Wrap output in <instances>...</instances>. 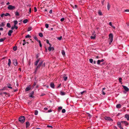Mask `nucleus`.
<instances>
[{
	"label": "nucleus",
	"mask_w": 129,
	"mask_h": 129,
	"mask_svg": "<svg viewBox=\"0 0 129 129\" xmlns=\"http://www.w3.org/2000/svg\"><path fill=\"white\" fill-rule=\"evenodd\" d=\"M15 6H12L11 5H9L8 7V8L9 10H12L14 9L15 8Z\"/></svg>",
	"instance_id": "20e7f679"
},
{
	"label": "nucleus",
	"mask_w": 129,
	"mask_h": 129,
	"mask_svg": "<svg viewBox=\"0 0 129 129\" xmlns=\"http://www.w3.org/2000/svg\"><path fill=\"white\" fill-rule=\"evenodd\" d=\"M31 28L30 27L28 28L27 30L28 31H30L31 30Z\"/></svg>",
	"instance_id": "13d9d810"
},
{
	"label": "nucleus",
	"mask_w": 129,
	"mask_h": 129,
	"mask_svg": "<svg viewBox=\"0 0 129 129\" xmlns=\"http://www.w3.org/2000/svg\"><path fill=\"white\" fill-rule=\"evenodd\" d=\"M61 53L62 55L63 56H64L65 55V52L64 50H63L61 51Z\"/></svg>",
	"instance_id": "aec40b11"
},
{
	"label": "nucleus",
	"mask_w": 129,
	"mask_h": 129,
	"mask_svg": "<svg viewBox=\"0 0 129 129\" xmlns=\"http://www.w3.org/2000/svg\"><path fill=\"white\" fill-rule=\"evenodd\" d=\"M28 21V20L27 19H25L23 20V22L24 23H26Z\"/></svg>",
	"instance_id": "4be33fe9"
},
{
	"label": "nucleus",
	"mask_w": 129,
	"mask_h": 129,
	"mask_svg": "<svg viewBox=\"0 0 129 129\" xmlns=\"http://www.w3.org/2000/svg\"><path fill=\"white\" fill-rule=\"evenodd\" d=\"M125 117L126 118L127 120H129V114H125Z\"/></svg>",
	"instance_id": "ddd939ff"
},
{
	"label": "nucleus",
	"mask_w": 129,
	"mask_h": 129,
	"mask_svg": "<svg viewBox=\"0 0 129 129\" xmlns=\"http://www.w3.org/2000/svg\"><path fill=\"white\" fill-rule=\"evenodd\" d=\"M122 86L123 87V88L124 89V90H125V91L127 92L129 91V89L127 87L123 85H122Z\"/></svg>",
	"instance_id": "6e6552de"
},
{
	"label": "nucleus",
	"mask_w": 129,
	"mask_h": 129,
	"mask_svg": "<svg viewBox=\"0 0 129 129\" xmlns=\"http://www.w3.org/2000/svg\"><path fill=\"white\" fill-rule=\"evenodd\" d=\"M34 93V91H32L31 93H29V97L31 98H33V95Z\"/></svg>",
	"instance_id": "1a4fd4ad"
},
{
	"label": "nucleus",
	"mask_w": 129,
	"mask_h": 129,
	"mask_svg": "<svg viewBox=\"0 0 129 129\" xmlns=\"http://www.w3.org/2000/svg\"><path fill=\"white\" fill-rule=\"evenodd\" d=\"M6 87L5 86V87H3V88L0 89V91H3L5 90L6 89Z\"/></svg>",
	"instance_id": "bb28decb"
},
{
	"label": "nucleus",
	"mask_w": 129,
	"mask_h": 129,
	"mask_svg": "<svg viewBox=\"0 0 129 129\" xmlns=\"http://www.w3.org/2000/svg\"><path fill=\"white\" fill-rule=\"evenodd\" d=\"M34 38L38 42L39 41L38 40L37 38L36 37H34Z\"/></svg>",
	"instance_id": "09e8293b"
},
{
	"label": "nucleus",
	"mask_w": 129,
	"mask_h": 129,
	"mask_svg": "<svg viewBox=\"0 0 129 129\" xmlns=\"http://www.w3.org/2000/svg\"><path fill=\"white\" fill-rule=\"evenodd\" d=\"M121 122L124 123V124L126 126L128 125V123L126 121H121Z\"/></svg>",
	"instance_id": "f3484780"
},
{
	"label": "nucleus",
	"mask_w": 129,
	"mask_h": 129,
	"mask_svg": "<svg viewBox=\"0 0 129 129\" xmlns=\"http://www.w3.org/2000/svg\"><path fill=\"white\" fill-rule=\"evenodd\" d=\"M51 47H48V50L50 51H51Z\"/></svg>",
	"instance_id": "8fccbe9b"
},
{
	"label": "nucleus",
	"mask_w": 129,
	"mask_h": 129,
	"mask_svg": "<svg viewBox=\"0 0 129 129\" xmlns=\"http://www.w3.org/2000/svg\"><path fill=\"white\" fill-rule=\"evenodd\" d=\"M62 109V107H59L58 108V111H60V110H61Z\"/></svg>",
	"instance_id": "c756f323"
},
{
	"label": "nucleus",
	"mask_w": 129,
	"mask_h": 129,
	"mask_svg": "<svg viewBox=\"0 0 129 129\" xmlns=\"http://www.w3.org/2000/svg\"><path fill=\"white\" fill-rule=\"evenodd\" d=\"M13 50L14 51H16L17 49V47L14 46L13 48Z\"/></svg>",
	"instance_id": "f704fd0d"
},
{
	"label": "nucleus",
	"mask_w": 129,
	"mask_h": 129,
	"mask_svg": "<svg viewBox=\"0 0 129 129\" xmlns=\"http://www.w3.org/2000/svg\"><path fill=\"white\" fill-rule=\"evenodd\" d=\"M5 38H1V39H0V42H3L5 40Z\"/></svg>",
	"instance_id": "473e14b6"
},
{
	"label": "nucleus",
	"mask_w": 129,
	"mask_h": 129,
	"mask_svg": "<svg viewBox=\"0 0 129 129\" xmlns=\"http://www.w3.org/2000/svg\"><path fill=\"white\" fill-rule=\"evenodd\" d=\"M101 62L100 60H98L97 62V64H100V63Z\"/></svg>",
	"instance_id": "37998d69"
},
{
	"label": "nucleus",
	"mask_w": 129,
	"mask_h": 129,
	"mask_svg": "<svg viewBox=\"0 0 129 129\" xmlns=\"http://www.w3.org/2000/svg\"><path fill=\"white\" fill-rule=\"evenodd\" d=\"M7 26L9 28L10 27H11L10 24V23H8L7 24Z\"/></svg>",
	"instance_id": "e433bc0d"
},
{
	"label": "nucleus",
	"mask_w": 129,
	"mask_h": 129,
	"mask_svg": "<svg viewBox=\"0 0 129 129\" xmlns=\"http://www.w3.org/2000/svg\"><path fill=\"white\" fill-rule=\"evenodd\" d=\"M98 13L99 15H102V12L100 11H99L98 12Z\"/></svg>",
	"instance_id": "7c9ffc66"
},
{
	"label": "nucleus",
	"mask_w": 129,
	"mask_h": 129,
	"mask_svg": "<svg viewBox=\"0 0 129 129\" xmlns=\"http://www.w3.org/2000/svg\"><path fill=\"white\" fill-rule=\"evenodd\" d=\"M104 119L110 121H113V120L110 117L105 116L104 117Z\"/></svg>",
	"instance_id": "7ed1b4c3"
},
{
	"label": "nucleus",
	"mask_w": 129,
	"mask_h": 129,
	"mask_svg": "<svg viewBox=\"0 0 129 129\" xmlns=\"http://www.w3.org/2000/svg\"><path fill=\"white\" fill-rule=\"evenodd\" d=\"M61 84H59L58 85V86H57V88H59L60 87V86H61Z\"/></svg>",
	"instance_id": "338daca9"
},
{
	"label": "nucleus",
	"mask_w": 129,
	"mask_h": 129,
	"mask_svg": "<svg viewBox=\"0 0 129 129\" xmlns=\"http://www.w3.org/2000/svg\"><path fill=\"white\" fill-rule=\"evenodd\" d=\"M38 42H39V44L40 46L41 47H42V45L40 41V40H39V41H38Z\"/></svg>",
	"instance_id": "4c0bfd02"
},
{
	"label": "nucleus",
	"mask_w": 129,
	"mask_h": 129,
	"mask_svg": "<svg viewBox=\"0 0 129 129\" xmlns=\"http://www.w3.org/2000/svg\"><path fill=\"white\" fill-rule=\"evenodd\" d=\"M25 118L24 116H21L19 118V121L21 123H23L25 121Z\"/></svg>",
	"instance_id": "f257e3e1"
},
{
	"label": "nucleus",
	"mask_w": 129,
	"mask_h": 129,
	"mask_svg": "<svg viewBox=\"0 0 129 129\" xmlns=\"http://www.w3.org/2000/svg\"><path fill=\"white\" fill-rule=\"evenodd\" d=\"M113 128H114V129H117V127L116 126H114Z\"/></svg>",
	"instance_id": "774afa93"
},
{
	"label": "nucleus",
	"mask_w": 129,
	"mask_h": 129,
	"mask_svg": "<svg viewBox=\"0 0 129 129\" xmlns=\"http://www.w3.org/2000/svg\"><path fill=\"white\" fill-rule=\"evenodd\" d=\"M31 8H30L29 9V12H28V13L30 14L31 13Z\"/></svg>",
	"instance_id": "864d4df0"
},
{
	"label": "nucleus",
	"mask_w": 129,
	"mask_h": 129,
	"mask_svg": "<svg viewBox=\"0 0 129 129\" xmlns=\"http://www.w3.org/2000/svg\"><path fill=\"white\" fill-rule=\"evenodd\" d=\"M121 107V105L120 104H118L116 106V107L117 108H120Z\"/></svg>",
	"instance_id": "6ab92c4d"
},
{
	"label": "nucleus",
	"mask_w": 129,
	"mask_h": 129,
	"mask_svg": "<svg viewBox=\"0 0 129 129\" xmlns=\"http://www.w3.org/2000/svg\"><path fill=\"white\" fill-rule=\"evenodd\" d=\"M109 38L111 43H112L113 40V35L111 33L109 35Z\"/></svg>",
	"instance_id": "f03ea898"
},
{
	"label": "nucleus",
	"mask_w": 129,
	"mask_h": 129,
	"mask_svg": "<svg viewBox=\"0 0 129 129\" xmlns=\"http://www.w3.org/2000/svg\"><path fill=\"white\" fill-rule=\"evenodd\" d=\"M5 14L3 13L1 15V17H3L4 16Z\"/></svg>",
	"instance_id": "680f3d73"
},
{
	"label": "nucleus",
	"mask_w": 129,
	"mask_h": 129,
	"mask_svg": "<svg viewBox=\"0 0 129 129\" xmlns=\"http://www.w3.org/2000/svg\"><path fill=\"white\" fill-rule=\"evenodd\" d=\"M46 42L48 44H49V40H46Z\"/></svg>",
	"instance_id": "69168bd1"
},
{
	"label": "nucleus",
	"mask_w": 129,
	"mask_h": 129,
	"mask_svg": "<svg viewBox=\"0 0 129 129\" xmlns=\"http://www.w3.org/2000/svg\"><path fill=\"white\" fill-rule=\"evenodd\" d=\"M38 113V111L37 110H36L35 111L34 114L35 115H37Z\"/></svg>",
	"instance_id": "cd10ccee"
},
{
	"label": "nucleus",
	"mask_w": 129,
	"mask_h": 129,
	"mask_svg": "<svg viewBox=\"0 0 129 129\" xmlns=\"http://www.w3.org/2000/svg\"><path fill=\"white\" fill-rule=\"evenodd\" d=\"M90 38L91 39H95V36H91Z\"/></svg>",
	"instance_id": "c03bdc74"
},
{
	"label": "nucleus",
	"mask_w": 129,
	"mask_h": 129,
	"mask_svg": "<svg viewBox=\"0 0 129 129\" xmlns=\"http://www.w3.org/2000/svg\"><path fill=\"white\" fill-rule=\"evenodd\" d=\"M50 86L53 88H54V84L53 83H51L50 84Z\"/></svg>",
	"instance_id": "9b49d317"
},
{
	"label": "nucleus",
	"mask_w": 129,
	"mask_h": 129,
	"mask_svg": "<svg viewBox=\"0 0 129 129\" xmlns=\"http://www.w3.org/2000/svg\"><path fill=\"white\" fill-rule=\"evenodd\" d=\"M43 61H42L41 62H40L38 64V65L39 66L41 67L42 65V64L43 63Z\"/></svg>",
	"instance_id": "412c9836"
},
{
	"label": "nucleus",
	"mask_w": 129,
	"mask_h": 129,
	"mask_svg": "<svg viewBox=\"0 0 129 129\" xmlns=\"http://www.w3.org/2000/svg\"><path fill=\"white\" fill-rule=\"evenodd\" d=\"M30 37V36L29 35H27L25 36V38H29Z\"/></svg>",
	"instance_id": "bf43d9fd"
},
{
	"label": "nucleus",
	"mask_w": 129,
	"mask_h": 129,
	"mask_svg": "<svg viewBox=\"0 0 129 129\" xmlns=\"http://www.w3.org/2000/svg\"><path fill=\"white\" fill-rule=\"evenodd\" d=\"M9 86H7V87H8V88H11V89H12V88L11 87V85L10 84H9Z\"/></svg>",
	"instance_id": "a878e982"
},
{
	"label": "nucleus",
	"mask_w": 129,
	"mask_h": 129,
	"mask_svg": "<svg viewBox=\"0 0 129 129\" xmlns=\"http://www.w3.org/2000/svg\"><path fill=\"white\" fill-rule=\"evenodd\" d=\"M36 83H37V82H34V84H33V87H34V86H35L36 84Z\"/></svg>",
	"instance_id": "a18cd8bd"
},
{
	"label": "nucleus",
	"mask_w": 129,
	"mask_h": 129,
	"mask_svg": "<svg viewBox=\"0 0 129 129\" xmlns=\"http://www.w3.org/2000/svg\"><path fill=\"white\" fill-rule=\"evenodd\" d=\"M109 25L110 26H111L112 27H113L114 28H115V27L114 26H113L112 25V23L111 22H110L109 23Z\"/></svg>",
	"instance_id": "58836bf2"
},
{
	"label": "nucleus",
	"mask_w": 129,
	"mask_h": 129,
	"mask_svg": "<svg viewBox=\"0 0 129 129\" xmlns=\"http://www.w3.org/2000/svg\"><path fill=\"white\" fill-rule=\"evenodd\" d=\"M39 35L40 37H42L43 36V34L41 33H39Z\"/></svg>",
	"instance_id": "72a5a7b5"
},
{
	"label": "nucleus",
	"mask_w": 129,
	"mask_h": 129,
	"mask_svg": "<svg viewBox=\"0 0 129 129\" xmlns=\"http://www.w3.org/2000/svg\"><path fill=\"white\" fill-rule=\"evenodd\" d=\"M13 30H9L8 32V35L9 36H11V34L13 32Z\"/></svg>",
	"instance_id": "9d476101"
},
{
	"label": "nucleus",
	"mask_w": 129,
	"mask_h": 129,
	"mask_svg": "<svg viewBox=\"0 0 129 129\" xmlns=\"http://www.w3.org/2000/svg\"><path fill=\"white\" fill-rule=\"evenodd\" d=\"M10 14L9 13H6L5 14V15H4V16H10Z\"/></svg>",
	"instance_id": "ea45409f"
},
{
	"label": "nucleus",
	"mask_w": 129,
	"mask_h": 129,
	"mask_svg": "<svg viewBox=\"0 0 129 129\" xmlns=\"http://www.w3.org/2000/svg\"><path fill=\"white\" fill-rule=\"evenodd\" d=\"M65 112H66V110L65 109H63L62 110V113H65Z\"/></svg>",
	"instance_id": "de8ad7c7"
},
{
	"label": "nucleus",
	"mask_w": 129,
	"mask_h": 129,
	"mask_svg": "<svg viewBox=\"0 0 129 129\" xmlns=\"http://www.w3.org/2000/svg\"><path fill=\"white\" fill-rule=\"evenodd\" d=\"M4 22H2L1 24H0V27H3L5 25Z\"/></svg>",
	"instance_id": "5701e85b"
},
{
	"label": "nucleus",
	"mask_w": 129,
	"mask_h": 129,
	"mask_svg": "<svg viewBox=\"0 0 129 129\" xmlns=\"http://www.w3.org/2000/svg\"><path fill=\"white\" fill-rule=\"evenodd\" d=\"M15 28L16 29H17L18 28V26H16V25H14Z\"/></svg>",
	"instance_id": "052dcab7"
},
{
	"label": "nucleus",
	"mask_w": 129,
	"mask_h": 129,
	"mask_svg": "<svg viewBox=\"0 0 129 129\" xmlns=\"http://www.w3.org/2000/svg\"><path fill=\"white\" fill-rule=\"evenodd\" d=\"M34 10L35 12H36L37 11V10L36 7H34Z\"/></svg>",
	"instance_id": "6e6d98bb"
},
{
	"label": "nucleus",
	"mask_w": 129,
	"mask_h": 129,
	"mask_svg": "<svg viewBox=\"0 0 129 129\" xmlns=\"http://www.w3.org/2000/svg\"><path fill=\"white\" fill-rule=\"evenodd\" d=\"M31 89V86L30 85H29V86H27V87L25 89V91H27L30 90Z\"/></svg>",
	"instance_id": "0eeeda50"
},
{
	"label": "nucleus",
	"mask_w": 129,
	"mask_h": 129,
	"mask_svg": "<svg viewBox=\"0 0 129 129\" xmlns=\"http://www.w3.org/2000/svg\"><path fill=\"white\" fill-rule=\"evenodd\" d=\"M45 26L46 28H48L49 27V25L48 24L46 23L45 24Z\"/></svg>",
	"instance_id": "49530a36"
},
{
	"label": "nucleus",
	"mask_w": 129,
	"mask_h": 129,
	"mask_svg": "<svg viewBox=\"0 0 129 129\" xmlns=\"http://www.w3.org/2000/svg\"><path fill=\"white\" fill-rule=\"evenodd\" d=\"M121 122H117V126L120 128V129H123V127L121 126Z\"/></svg>",
	"instance_id": "39448f33"
},
{
	"label": "nucleus",
	"mask_w": 129,
	"mask_h": 129,
	"mask_svg": "<svg viewBox=\"0 0 129 129\" xmlns=\"http://www.w3.org/2000/svg\"><path fill=\"white\" fill-rule=\"evenodd\" d=\"M40 60V58L38 59L35 63V64L36 66H37L38 63Z\"/></svg>",
	"instance_id": "4468645a"
},
{
	"label": "nucleus",
	"mask_w": 129,
	"mask_h": 129,
	"mask_svg": "<svg viewBox=\"0 0 129 129\" xmlns=\"http://www.w3.org/2000/svg\"><path fill=\"white\" fill-rule=\"evenodd\" d=\"M77 5H75L74 6V7H73L74 8H77Z\"/></svg>",
	"instance_id": "0e129e2a"
},
{
	"label": "nucleus",
	"mask_w": 129,
	"mask_h": 129,
	"mask_svg": "<svg viewBox=\"0 0 129 129\" xmlns=\"http://www.w3.org/2000/svg\"><path fill=\"white\" fill-rule=\"evenodd\" d=\"M66 93L65 92H64L62 91H61L60 92V94L61 95H65Z\"/></svg>",
	"instance_id": "dca6fc26"
},
{
	"label": "nucleus",
	"mask_w": 129,
	"mask_h": 129,
	"mask_svg": "<svg viewBox=\"0 0 129 129\" xmlns=\"http://www.w3.org/2000/svg\"><path fill=\"white\" fill-rule=\"evenodd\" d=\"M23 45H24L26 44L27 42H25V40H23Z\"/></svg>",
	"instance_id": "79ce46f5"
},
{
	"label": "nucleus",
	"mask_w": 129,
	"mask_h": 129,
	"mask_svg": "<svg viewBox=\"0 0 129 129\" xmlns=\"http://www.w3.org/2000/svg\"><path fill=\"white\" fill-rule=\"evenodd\" d=\"M61 38H62V37L61 36V37H58V39L59 40H61Z\"/></svg>",
	"instance_id": "e2e57ef3"
},
{
	"label": "nucleus",
	"mask_w": 129,
	"mask_h": 129,
	"mask_svg": "<svg viewBox=\"0 0 129 129\" xmlns=\"http://www.w3.org/2000/svg\"><path fill=\"white\" fill-rule=\"evenodd\" d=\"M64 80V81H66L68 77L67 76H64L63 77Z\"/></svg>",
	"instance_id": "2f4dec72"
},
{
	"label": "nucleus",
	"mask_w": 129,
	"mask_h": 129,
	"mask_svg": "<svg viewBox=\"0 0 129 129\" xmlns=\"http://www.w3.org/2000/svg\"><path fill=\"white\" fill-rule=\"evenodd\" d=\"M47 127L49 128H52L53 127L52 126H51V125H47Z\"/></svg>",
	"instance_id": "5fc2aeb1"
},
{
	"label": "nucleus",
	"mask_w": 129,
	"mask_h": 129,
	"mask_svg": "<svg viewBox=\"0 0 129 129\" xmlns=\"http://www.w3.org/2000/svg\"><path fill=\"white\" fill-rule=\"evenodd\" d=\"M11 63V60L10 59H8V65L9 67H10V66Z\"/></svg>",
	"instance_id": "2eb2a0df"
},
{
	"label": "nucleus",
	"mask_w": 129,
	"mask_h": 129,
	"mask_svg": "<svg viewBox=\"0 0 129 129\" xmlns=\"http://www.w3.org/2000/svg\"><path fill=\"white\" fill-rule=\"evenodd\" d=\"M13 22L14 23V25H16L17 24L18 22L17 20H14Z\"/></svg>",
	"instance_id": "393cba45"
},
{
	"label": "nucleus",
	"mask_w": 129,
	"mask_h": 129,
	"mask_svg": "<svg viewBox=\"0 0 129 129\" xmlns=\"http://www.w3.org/2000/svg\"><path fill=\"white\" fill-rule=\"evenodd\" d=\"M110 5L109 4V3H108V5H107V9L108 10H109L110 9Z\"/></svg>",
	"instance_id": "a211bd4d"
},
{
	"label": "nucleus",
	"mask_w": 129,
	"mask_h": 129,
	"mask_svg": "<svg viewBox=\"0 0 129 129\" xmlns=\"http://www.w3.org/2000/svg\"><path fill=\"white\" fill-rule=\"evenodd\" d=\"M13 62L14 65L15 66H17L18 64L17 59H13Z\"/></svg>",
	"instance_id": "423d86ee"
},
{
	"label": "nucleus",
	"mask_w": 129,
	"mask_h": 129,
	"mask_svg": "<svg viewBox=\"0 0 129 129\" xmlns=\"http://www.w3.org/2000/svg\"><path fill=\"white\" fill-rule=\"evenodd\" d=\"M15 15L16 16H19V13L18 11H16L15 13Z\"/></svg>",
	"instance_id": "b1692460"
},
{
	"label": "nucleus",
	"mask_w": 129,
	"mask_h": 129,
	"mask_svg": "<svg viewBox=\"0 0 129 129\" xmlns=\"http://www.w3.org/2000/svg\"><path fill=\"white\" fill-rule=\"evenodd\" d=\"M30 125V124L29 123V122L28 121H27L26 122V128H27L29 127V126Z\"/></svg>",
	"instance_id": "f8f14e48"
},
{
	"label": "nucleus",
	"mask_w": 129,
	"mask_h": 129,
	"mask_svg": "<svg viewBox=\"0 0 129 129\" xmlns=\"http://www.w3.org/2000/svg\"><path fill=\"white\" fill-rule=\"evenodd\" d=\"M86 92V91H83L82 92H80V93L81 94V95H82L84 92Z\"/></svg>",
	"instance_id": "603ef678"
},
{
	"label": "nucleus",
	"mask_w": 129,
	"mask_h": 129,
	"mask_svg": "<svg viewBox=\"0 0 129 129\" xmlns=\"http://www.w3.org/2000/svg\"><path fill=\"white\" fill-rule=\"evenodd\" d=\"M105 0H103L101 1V3L102 4V5H104V2Z\"/></svg>",
	"instance_id": "3c124183"
},
{
	"label": "nucleus",
	"mask_w": 129,
	"mask_h": 129,
	"mask_svg": "<svg viewBox=\"0 0 129 129\" xmlns=\"http://www.w3.org/2000/svg\"><path fill=\"white\" fill-rule=\"evenodd\" d=\"M64 18H63L61 19L60 21L61 22H62V21H64Z\"/></svg>",
	"instance_id": "4d7b16f0"
},
{
	"label": "nucleus",
	"mask_w": 129,
	"mask_h": 129,
	"mask_svg": "<svg viewBox=\"0 0 129 129\" xmlns=\"http://www.w3.org/2000/svg\"><path fill=\"white\" fill-rule=\"evenodd\" d=\"M40 67V66H39L38 65L37 66V67L36 68V69L35 72H34V73H36V71Z\"/></svg>",
	"instance_id": "c9c22d12"
},
{
	"label": "nucleus",
	"mask_w": 129,
	"mask_h": 129,
	"mask_svg": "<svg viewBox=\"0 0 129 129\" xmlns=\"http://www.w3.org/2000/svg\"><path fill=\"white\" fill-rule=\"evenodd\" d=\"M119 82L121 83V84H122V82L121 80H122V79L121 78H119Z\"/></svg>",
	"instance_id": "c85d7f7f"
},
{
	"label": "nucleus",
	"mask_w": 129,
	"mask_h": 129,
	"mask_svg": "<svg viewBox=\"0 0 129 129\" xmlns=\"http://www.w3.org/2000/svg\"><path fill=\"white\" fill-rule=\"evenodd\" d=\"M89 61L91 63H92L93 62V60L92 59H89Z\"/></svg>",
	"instance_id": "a19ab883"
}]
</instances>
